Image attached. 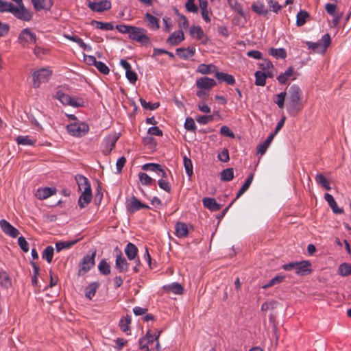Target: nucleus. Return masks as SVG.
<instances>
[{
	"label": "nucleus",
	"mask_w": 351,
	"mask_h": 351,
	"mask_svg": "<svg viewBox=\"0 0 351 351\" xmlns=\"http://www.w3.org/2000/svg\"><path fill=\"white\" fill-rule=\"evenodd\" d=\"M293 75H294L293 69V67L290 66L285 73H283L282 74L280 75L278 77V80L280 84H285L287 82V80L289 78H291V77H292L293 80H295V77Z\"/></svg>",
	"instance_id": "29"
},
{
	"label": "nucleus",
	"mask_w": 351,
	"mask_h": 351,
	"mask_svg": "<svg viewBox=\"0 0 351 351\" xmlns=\"http://www.w3.org/2000/svg\"><path fill=\"white\" fill-rule=\"evenodd\" d=\"M88 130V125L84 122L75 121L67 125L68 132L74 136H82L85 135Z\"/></svg>",
	"instance_id": "5"
},
{
	"label": "nucleus",
	"mask_w": 351,
	"mask_h": 351,
	"mask_svg": "<svg viewBox=\"0 0 351 351\" xmlns=\"http://www.w3.org/2000/svg\"><path fill=\"white\" fill-rule=\"evenodd\" d=\"M95 66L101 73L104 75L109 73L110 70L108 67L102 62L97 61Z\"/></svg>",
	"instance_id": "58"
},
{
	"label": "nucleus",
	"mask_w": 351,
	"mask_h": 351,
	"mask_svg": "<svg viewBox=\"0 0 351 351\" xmlns=\"http://www.w3.org/2000/svg\"><path fill=\"white\" fill-rule=\"evenodd\" d=\"M204 206L212 211H217L221 208V205L219 204L213 198L206 197L203 199Z\"/></svg>",
	"instance_id": "24"
},
{
	"label": "nucleus",
	"mask_w": 351,
	"mask_h": 351,
	"mask_svg": "<svg viewBox=\"0 0 351 351\" xmlns=\"http://www.w3.org/2000/svg\"><path fill=\"white\" fill-rule=\"evenodd\" d=\"M215 77L221 82H225L228 84H230V85H232L235 83L234 77L232 75H229L228 73H225L223 72H218L217 71V72L215 73Z\"/></svg>",
	"instance_id": "26"
},
{
	"label": "nucleus",
	"mask_w": 351,
	"mask_h": 351,
	"mask_svg": "<svg viewBox=\"0 0 351 351\" xmlns=\"http://www.w3.org/2000/svg\"><path fill=\"white\" fill-rule=\"evenodd\" d=\"M138 178L143 185H150L153 181L152 178L145 173H139Z\"/></svg>",
	"instance_id": "52"
},
{
	"label": "nucleus",
	"mask_w": 351,
	"mask_h": 351,
	"mask_svg": "<svg viewBox=\"0 0 351 351\" xmlns=\"http://www.w3.org/2000/svg\"><path fill=\"white\" fill-rule=\"evenodd\" d=\"M115 267L121 273H125L128 270V264L125 258L122 256L121 252L117 255Z\"/></svg>",
	"instance_id": "18"
},
{
	"label": "nucleus",
	"mask_w": 351,
	"mask_h": 351,
	"mask_svg": "<svg viewBox=\"0 0 351 351\" xmlns=\"http://www.w3.org/2000/svg\"><path fill=\"white\" fill-rule=\"evenodd\" d=\"M77 242V240H74L72 241H61L58 242L56 244V248L57 252H60L61 250L64 249H69L71 246H73L74 244H75Z\"/></svg>",
	"instance_id": "40"
},
{
	"label": "nucleus",
	"mask_w": 351,
	"mask_h": 351,
	"mask_svg": "<svg viewBox=\"0 0 351 351\" xmlns=\"http://www.w3.org/2000/svg\"><path fill=\"white\" fill-rule=\"evenodd\" d=\"M325 200L328 203L335 213L339 214L343 213V210L337 206V202L332 195L329 193H326L324 195Z\"/></svg>",
	"instance_id": "27"
},
{
	"label": "nucleus",
	"mask_w": 351,
	"mask_h": 351,
	"mask_svg": "<svg viewBox=\"0 0 351 351\" xmlns=\"http://www.w3.org/2000/svg\"><path fill=\"white\" fill-rule=\"evenodd\" d=\"M331 43L330 36L328 34L324 35L320 41L317 43L307 42L308 48L315 53H324Z\"/></svg>",
	"instance_id": "4"
},
{
	"label": "nucleus",
	"mask_w": 351,
	"mask_h": 351,
	"mask_svg": "<svg viewBox=\"0 0 351 351\" xmlns=\"http://www.w3.org/2000/svg\"><path fill=\"white\" fill-rule=\"evenodd\" d=\"M142 208H149V206L141 202L136 197H132L130 199V204L128 207V210L130 212L133 213Z\"/></svg>",
	"instance_id": "20"
},
{
	"label": "nucleus",
	"mask_w": 351,
	"mask_h": 351,
	"mask_svg": "<svg viewBox=\"0 0 351 351\" xmlns=\"http://www.w3.org/2000/svg\"><path fill=\"white\" fill-rule=\"evenodd\" d=\"M147 132L150 135H154V136H162V131L158 126H154V127L149 128L148 129Z\"/></svg>",
	"instance_id": "64"
},
{
	"label": "nucleus",
	"mask_w": 351,
	"mask_h": 351,
	"mask_svg": "<svg viewBox=\"0 0 351 351\" xmlns=\"http://www.w3.org/2000/svg\"><path fill=\"white\" fill-rule=\"evenodd\" d=\"M19 41L23 47H28L29 45L36 43V36L29 29L26 28L19 34Z\"/></svg>",
	"instance_id": "8"
},
{
	"label": "nucleus",
	"mask_w": 351,
	"mask_h": 351,
	"mask_svg": "<svg viewBox=\"0 0 351 351\" xmlns=\"http://www.w3.org/2000/svg\"><path fill=\"white\" fill-rule=\"evenodd\" d=\"M53 247L52 246H47L43 252V258L45 259L47 263H50L53 258Z\"/></svg>",
	"instance_id": "45"
},
{
	"label": "nucleus",
	"mask_w": 351,
	"mask_h": 351,
	"mask_svg": "<svg viewBox=\"0 0 351 351\" xmlns=\"http://www.w3.org/2000/svg\"><path fill=\"white\" fill-rule=\"evenodd\" d=\"M234 171L232 168H228L221 173V180L223 181L228 182L233 179Z\"/></svg>",
	"instance_id": "43"
},
{
	"label": "nucleus",
	"mask_w": 351,
	"mask_h": 351,
	"mask_svg": "<svg viewBox=\"0 0 351 351\" xmlns=\"http://www.w3.org/2000/svg\"><path fill=\"white\" fill-rule=\"evenodd\" d=\"M184 39L182 30H179L171 34L167 38V42L171 45H177Z\"/></svg>",
	"instance_id": "19"
},
{
	"label": "nucleus",
	"mask_w": 351,
	"mask_h": 351,
	"mask_svg": "<svg viewBox=\"0 0 351 351\" xmlns=\"http://www.w3.org/2000/svg\"><path fill=\"white\" fill-rule=\"evenodd\" d=\"M183 160L186 172L189 177L191 178L193 173L192 162L191 159L188 158L186 156L184 157Z\"/></svg>",
	"instance_id": "47"
},
{
	"label": "nucleus",
	"mask_w": 351,
	"mask_h": 351,
	"mask_svg": "<svg viewBox=\"0 0 351 351\" xmlns=\"http://www.w3.org/2000/svg\"><path fill=\"white\" fill-rule=\"evenodd\" d=\"M19 145H34L36 141L31 138L28 136H19L16 139Z\"/></svg>",
	"instance_id": "36"
},
{
	"label": "nucleus",
	"mask_w": 351,
	"mask_h": 351,
	"mask_svg": "<svg viewBox=\"0 0 351 351\" xmlns=\"http://www.w3.org/2000/svg\"><path fill=\"white\" fill-rule=\"evenodd\" d=\"M34 8L40 11L41 10H49L52 5L51 0H32Z\"/></svg>",
	"instance_id": "21"
},
{
	"label": "nucleus",
	"mask_w": 351,
	"mask_h": 351,
	"mask_svg": "<svg viewBox=\"0 0 351 351\" xmlns=\"http://www.w3.org/2000/svg\"><path fill=\"white\" fill-rule=\"evenodd\" d=\"M184 128L187 130L195 131L196 130V125L194 120L191 117L186 118L184 123Z\"/></svg>",
	"instance_id": "59"
},
{
	"label": "nucleus",
	"mask_w": 351,
	"mask_h": 351,
	"mask_svg": "<svg viewBox=\"0 0 351 351\" xmlns=\"http://www.w3.org/2000/svg\"><path fill=\"white\" fill-rule=\"evenodd\" d=\"M75 178L78 184V188L80 191H91L90 182H88V180L86 177H84L82 175H77Z\"/></svg>",
	"instance_id": "16"
},
{
	"label": "nucleus",
	"mask_w": 351,
	"mask_h": 351,
	"mask_svg": "<svg viewBox=\"0 0 351 351\" xmlns=\"http://www.w3.org/2000/svg\"><path fill=\"white\" fill-rule=\"evenodd\" d=\"M52 71L49 68H42L37 71H35L33 75V86L38 88L42 83L47 82L51 75Z\"/></svg>",
	"instance_id": "3"
},
{
	"label": "nucleus",
	"mask_w": 351,
	"mask_h": 351,
	"mask_svg": "<svg viewBox=\"0 0 351 351\" xmlns=\"http://www.w3.org/2000/svg\"><path fill=\"white\" fill-rule=\"evenodd\" d=\"M284 280L283 276H276L273 278L267 284L264 285L262 288L266 289L270 287H272L275 285L279 284Z\"/></svg>",
	"instance_id": "54"
},
{
	"label": "nucleus",
	"mask_w": 351,
	"mask_h": 351,
	"mask_svg": "<svg viewBox=\"0 0 351 351\" xmlns=\"http://www.w3.org/2000/svg\"><path fill=\"white\" fill-rule=\"evenodd\" d=\"M282 268L287 271L295 270V274L300 276H305L311 273V263L308 261L294 262L285 264Z\"/></svg>",
	"instance_id": "2"
},
{
	"label": "nucleus",
	"mask_w": 351,
	"mask_h": 351,
	"mask_svg": "<svg viewBox=\"0 0 351 351\" xmlns=\"http://www.w3.org/2000/svg\"><path fill=\"white\" fill-rule=\"evenodd\" d=\"M125 253L129 260H134L137 256L138 248L133 243H129L125 247Z\"/></svg>",
	"instance_id": "28"
},
{
	"label": "nucleus",
	"mask_w": 351,
	"mask_h": 351,
	"mask_svg": "<svg viewBox=\"0 0 351 351\" xmlns=\"http://www.w3.org/2000/svg\"><path fill=\"white\" fill-rule=\"evenodd\" d=\"M176 234L178 237H186L189 234V229L186 223L177 222L175 226Z\"/></svg>",
	"instance_id": "23"
},
{
	"label": "nucleus",
	"mask_w": 351,
	"mask_h": 351,
	"mask_svg": "<svg viewBox=\"0 0 351 351\" xmlns=\"http://www.w3.org/2000/svg\"><path fill=\"white\" fill-rule=\"evenodd\" d=\"M54 97L58 99L64 105L79 107L83 104V101L81 99L71 97L61 91H58Z\"/></svg>",
	"instance_id": "7"
},
{
	"label": "nucleus",
	"mask_w": 351,
	"mask_h": 351,
	"mask_svg": "<svg viewBox=\"0 0 351 351\" xmlns=\"http://www.w3.org/2000/svg\"><path fill=\"white\" fill-rule=\"evenodd\" d=\"M142 169L145 171H154L158 173V176L165 178L167 176L166 172L161 168V166L156 163L145 164L142 167Z\"/></svg>",
	"instance_id": "15"
},
{
	"label": "nucleus",
	"mask_w": 351,
	"mask_h": 351,
	"mask_svg": "<svg viewBox=\"0 0 351 351\" xmlns=\"http://www.w3.org/2000/svg\"><path fill=\"white\" fill-rule=\"evenodd\" d=\"M0 227L5 234L13 238L16 237L19 234V230L5 219L0 221Z\"/></svg>",
	"instance_id": "13"
},
{
	"label": "nucleus",
	"mask_w": 351,
	"mask_h": 351,
	"mask_svg": "<svg viewBox=\"0 0 351 351\" xmlns=\"http://www.w3.org/2000/svg\"><path fill=\"white\" fill-rule=\"evenodd\" d=\"M186 9L191 12H197L198 8L195 4V0H187L186 3Z\"/></svg>",
	"instance_id": "61"
},
{
	"label": "nucleus",
	"mask_w": 351,
	"mask_h": 351,
	"mask_svg": "<svg viewBox=\"0 0 351 351\" xmlns=\"http://www.w3.org/2000/svg\"><path fill=\"white\" fill-rule=\"evenodd\" d=\"M99 287V283L97 282H93L90 285H89L85 290V295L88 299H92L93 297L95 295L96 290Z\"/></svg>",
	"instance_id": "37"
},
{
	"label": "nucleus",
	"mask_w": 351,
	"mask_h": 351,
	"mask_svg": "<svg viewBox=\"0 0 351 351\" xmlns=\"http://www.w3.org/2000/svg\"><path fill=\"white\" fill-rule=\"evenodd\" d=\"M89 8L96 12H103L111 8V3L108 0H103L99 2H89Z\"/></svg>",
	"instance_id": "14"
},
{
	"label": "nucleus",
	"mask_w": 351,
	"mask_h": 351,
	"mask_svg": "<svg viewBox=\"0 0 351 351\" xmlns=\"http://www.w3.org/2000/svg\"><path fill=\"white\" fill-rule=\"evenodd\" d=\"M317 183L324 187L326 190H330V186L328 180L324 176L323 174L319 173L315 176Z\"/></svg>",
	"instance_id": "38"
},
{
	"label": "nucleus",
	"mask_w": 351,
	"mask_h": 351,
	"mask_svg": "<svg viewBox=\"0 0 351 351\" xmlns=\"http://www.w3.org/2000/svg\"><path fill=\"white\" fill-rule=\"evenodd\" d=\"M145 19L149 26L153 29H158L160 27L158 19L149 13H146Z\"/></svg>",
	"instance_id": "35"
},
{
	"label": "nucleus",
	"mask_w": 351,
	"mask_h": 351,
	"mask_svg": "<svg viewBox=\"0 0 351 351\" xmlns=\"http://www.w3.org/2000/svg\"><path fill=\"white\" fill-rule=\"evenodd\" d=\"M1 279L0 284L3 287L8 288L12 285L11 279L5 272H3Z\"/></svg>",
	"instance_id": "55"
},
{
	"label": "nucleus",
	"mask_w": 351,
	"mask_h": 351,
	"mask_svg": "<svg viewBox=\"0 0 351 351\" xmlns=\"http://www.w3.org/2000/svg\"><path fill=\"white\" fill-rule=\"evenodd\" d=\"M254 178V174L251 173L249 175L248 178H247L246 181L243 184V185L241 186L240 190L239 191L237 197L238 198L241 195H242L250 187L251 185Z\"/></svg>",
	"instance_id": "41"
},
{
	"label": "nucleus",
	"mask_w": 351,
	"mask_h": 351,
	"mask_svg": "<svg viewBox=\"0 0 351 351\" xmlns=\"http://www.w3.org/2000/svg\"><path fill=\"white\" fill-rule=\"evenodd\" d=\"M228 4L234 12L240 14H243L242 6L236 0H229Z\"/></svg>",
	"instance_id": "53"
},
{
	"label": "nucleus",
	"mask_w": 351,
	"mask_h": 351,
	"mask_svg": "<svg viewBox=\"0 0 351 351\" xmlns=\"http://www.w3.org/2000/svg\"><path fill=\"white\" fill-rule=\"evenodd\" d=\"M56 189L54 188H50V187H45V188H40L37 190L36 196L39 199H45L48 198L49 197L56 194Z\"/></svg>",
	"instance_id": "17"
},
{
	"label": "nucleus",
	"mask_w": 351,
	"mask_h": 351,
	"mask_svg": "<svg viewBox=\"0 0 351 351\" xmlns=\"http://www.w3.org/2000/svg\"><path fill=\"white\" fill-rule=\"evenodd\" d=\"M302 91L298 85L293 84L288 88L286 97V109L291 116H296L302 110Z\"/></svg>",
	"instance_id": "1"
},
{
	"label": "nucleus",
	"mask_w": 351,
	"mask_h": 351,
	"mask_svg": "<svg viewBox=\"0 0 351 351\" xmlns=\"http://www.w3.org/2000/svg\"><path fill=\"white\" fill-rule=\"evenodd\" d=\"M338 274L343 276L351 275V265L348 263L341 264L338 269Z\"/></svg>",
	"instance_id": "44"
},
{
	"label": "nucleus",
	"mask_w": 351,
	"mask_h": 351,
	"mask_svg": "<svg viewBox=\"0 0 351 351\" xmlns=\"http://www.w3.org/2000/svg\"><path fill=\"white\" fill-rule=\"evenodd\" d=\"M197 121L200 124H206L213 120V117L210 116H199L196 118Z\"/></svg>",
	"instance_id": "63"
},
{
	"label": "nucleus",
	"mask_w": 351,
	"mask_h": 351,
	"mask_svg": "<svg viewBox=\"0 0 351 351\" xmlns=\"http://www.w3.org/2000/svg\"><path fill=\"white\" fill-rule=\"evenodd\" d=\"M252 9L258 14L265 15L268 13L267 9L261 1L254 3L252 5Z\"/></svg>",
	"instance_id": "34"
},
{
	"label": "nucleus",
	"mask_w": 351,
	"mask_h": 351,
	"mask_svg": "<svg viewBox=\"0 0 351 351\" xmlns=\"http://www.w3.org/2000/svg\"><path fill=\"white\" fill-rule=\"evenodd\" d=\"M220 133L221 134V135H223L224 136H227V137H230V138H234V134L228 126H226V125L222 126L220 129Z\"/></svg>",
	"instance_id": "60"
},
{
	"label": "nucleus",
	"mask_w": 351,
	"mask_h": 351,
	"mask_svg": "<svg viewBox=\"0 0 351 351\" xmlns=\"http://www.w3.org/2000/svg\"><path fill=\"white\" fill-rule=\"evenodd\" d=\"M82 195L78 199V204L81 208L86 207L92 199V191H82Z\"/></svg>",
	"instance_id": "22"
},
{
	"label": "nucleus",
	"mask_w": 351,
	"mask_h": 351,
	"mask_svg": "<svg viewBox=\"0 0 351 351\" xmlns=\"http://www.w3.org/2000/svg\"><path fill=\"white\" fill-rule=\"evenodd\" d=\"M196 86L198 89H204L209 91L216 85V82L208 77H202L196 80Z\"/></svg>",
	"instance_id": "11"
},
{
	"label": "nucleus",
	"mask_w": 351,
	"mask_h": 351,
	"mask_svg": "<svg viewBox=\"0 0 351 351\" xmlns=\"http://www.w3.org/2000/svg\"><path fill=\"white\" fill-rule=\"evenodd\" d=\"M99 271L105 275H108L110 273V267L109 264L104 260L101 261L99 264Z\"/></svg>",
	"instance_id": "50"
},
{
	"label": "nucleus",
	"mask_w": 351,
	"mask_h": 351,
	"mask_svg": "<svg viewBox=\"0 0 351 351\" xmlns=\"http://www.w3.org/2000/svg\"><path fill=\"white\" fill-rule=\"evenodd\" d=\"M120 64L125 70V75L127 79L130 81V83L134 84L136 82L138 77L136 73L132 70L130 64L123 59L121 60Z\"/></svg>",
	"instance_id": "12"
},
{
	"label": "nucleus",
	"mask_w": 351,
	"mask_h": 351,
	"mask_svg": "<svg viewBox=\"0 0 351 351\" xmlns=\"http://www.w3.org/2000/svg\"><path fill=\"white\" fill-rule=\"evenodd\" d=\"M178 24L180 30L186 29L189 27V21L182 14H178Z\"/></svg>",
	"instance_id": "46"
},
{
	"label": "nucleus",
	"mask_w": 351,
	"mask_h": 351,
	"mask_svg": "<svg viewBox=\"0 0 351 351\" xmlns=\"http://www.w3.org/2000/svg\"><path fill=\"white\" fill-rule=\"evenodd\" d=\"M286 97L287 92H281L275 96L274 102L278 106L279 108L283 109L285 108Z\"/></svg>",
	"instance_id": "33"
},
{
	"label": "nucleus",
	"mask_w": 351,
	"mask_h": 351,
	"mask_svg": "<svg viewBox=\"0 0 351 351\" xmlns=\"http://www.w3.org/2000/svg\"><path fill=\"white\" fill-rule=\"evenodd\" d=\"M217 67L212 64H201L198 66L197 69V71L201 74H210L217 72Z\"/></svg>",
	"instance_id": "25"
},
{
	"label": "nucleus",
	"mask_w": 351,
	"mask_h": 351,
	"mask_svg": "<svg viewBox=\"0 0 351 351\" xmlns=\"http://www.w3.org/2000/svg\"><path fill=\"white\" fill-rule=\"evenodd\" d=\"M176 52L180 58L187 59L195 54V49L193 48H178L176 49Z\"/></svg>",
	"instance_id": "31"
},
{
	"label": "nucleus",
	"mask_w": 351,
	"mask_h": 351,
	"mask_svg": "<svg viewBox=\"0 0 351 351\" xmlns=\"http://www.w3.org/2000/svg\"><path fill=\"white\" fill-rule=\"evenodd\" d=\"M129 38L143 45H145L149 41V37L147 36V30L144 28L136 26H133Z\"/></svg>",
	"instance_id": "6"
},
{
	"label": "nucleus",
	"mask_w": 351,
	"mask_h": 351,
	"mask_svg": "<svg viewBox=\"0 0 351 351\" xmlns=\"http://www.w3.org/2000/svg\"><path fill=\"white\" fill-rule=\"evenodd\" d=\"M309 18V14L304 10H300L296 16V24L298 27H301L305 24Z\"/></svg>",
	"instance_id": "32"
},
{
	"label": "nucleus",
	"mask_w": 351,
	"mask_h": 351,
	"mask_svg": "<svg viewBox=\"0 0 351 351\" xmlns=\"http://www.w3.org/2000/svg\"><path fill=\"white\" fill-rule=\"evenodd\" d=\"M269 53L271 56L276 57V58H282L285 59L287 57V52L285 49H274L271 48L269 51Z\"/></svg>",
	"instance_id": "39"
},
{
	"label": "nucleus",
	"mask_w": 351,
	"mask_h": 351,
	"mask_svg": "<svg viewBox=\"0 0 351 351\" xmlns=\"http://www.w3.org/2000/svg\"><path fill=\"white\" fill-rule=\"evenodd\" d=\"M140 102H141L142 106L145 109H147V110H153L158 108L160 106L159 103H158V102L153 103V104L151 102H147L144 99H142V98L140 99Z\"/></svg>",
	"instance_id": "49"
},
{
	"label": "nucleus",
	"mask_w": 351,
	"mask_h": 351,
	"mask_svg": "<svg viewBox=\"0 0 351 351\" xmlns=\"http://www.w3.org/2000/svg\"><path fill=\"white\" fill-rule=\"evenodd\" d=\"M11 13L17 19L25 21H30L32 17V13L24 7L23 2L18 3L17 6L14 5Z\"/></svg>",
	"instance_id": "9"
},
{
	"label": "nucleus",
	"mask_w": 351,
	"mask_h": 351,
	"mask_svg": "<svg viewBox=\"0 0 351 351\" xmlns=\"http://www.w3.org/2000/svg\"><path fill=\"white\" fill-rule=\"evenodd\" d=\"M168 289L176 294H182L184 290L182 286L178 282H174L170 285L168 287Z\"/></svg>",
	"instance_id": "51"
},
{
	"label": "nucleus",
	"mask_w": 351,
	"mask_h": 351,
	"mask_svg": "<svg viewBox=\"0 0 351 351\" xmlns=\"http://www.w3.org/2000/svg\"><path fill=\"white\" fill-rule=\"evenodd\" d=\"M14 8V5L11 3H9L6 1L0 0V12H12V10Z\"/></svg>",
	"instance_id": "48"
},
{
	"label": "nucleus",
	"mask_w": 351,
	"mask_h": 351,
	"mask_svg": "<svg viewBox=\"0 0 351 351\" xmlns=\"http://www.w3.org/2000/svg\"><path fill=\"white\" fill-rule=\"evenodd\" d=\"M18 243L20 247L25 252L29 251V245L25 239L23 237H20L18 239Z\"/></svg>",
	"instance_id": "62"
},
{
	"label": "nucleus",
	"mask_w": 351,
	"mask_h": 351,
	"mask_svg": "<svg viewBox=\"0 0 351 351\" xmlns=\"http://www.w3.org/2000/svg\"><path fill=\"white\" fill-rule=\"evenodd\" d=\"M272 77V75L269 73V72L264 73L261 71H256L255 73V84L257 86H263L265 84V80L267 77Z\"/></svg>",
	"instance_id": "30"
},
{
	"label": "nucleus",
	"mask_w": 351,
	"mask_h": 351,
	"mask_svg": "<svg viewBox=\"0 0 351 351\" xmlns=\"http://www.w3.org/2000/svg\"><path fill=\"white\" fill-rule=\"evenodd\" d=\"M130 318L129 317H125L121 319L119 323L120 328L123 332H126L127 330H128L130 328Z\"/></svg>",
	"instance_id": "57"
},
{
	"label": "nucleus",
	"mask_w": 351,
	"mask_h": 351,
	"mask_svg": "<svg viewBox=\"0 0 351 351\" xmlns=\"http://www.w3.org/2000/svg\"><path fill=\"white\" fill-rule=\"evenodd\" d=\"M132 27H133V26H132V25H123V24L118 25L116 27L117 29L120 33L128 34L129 36L131 33V30H132Z\"/></svg>",
	"instance_id": "56"
},
{
	"label": "nucleus",
	"mask_w": 351,
	"mask_h": 351,
	"mask_svg": "<svg viewBox=\"0 0 351 351\" xmlns=\"http://www.w3.org/2000/svg\"><path fill=\"white\" fill-rule=\"evenodd\" d=\"M190 34L197 40H201L204 35L201 27L195 25L191 27Z\"/></svg>",
	"instance_id": "42"
},
{
	"label": "nucleus",
	"mask_w": 351,
	"mask_h": 351,
	"mask_svg": "<svg viewBox=\"0 0 351 351\" xmlns=\"http://www.w3.org/2000/svg\"><path fill=\"white\" fill-rule=\"evenodd\" d=\"M95 255L96 251H94L90 256L86 255L83 258L78 271L80 276L86 274L94 266Z\"/></svg>",
	"instance_id": "10"
}]
</instances>
